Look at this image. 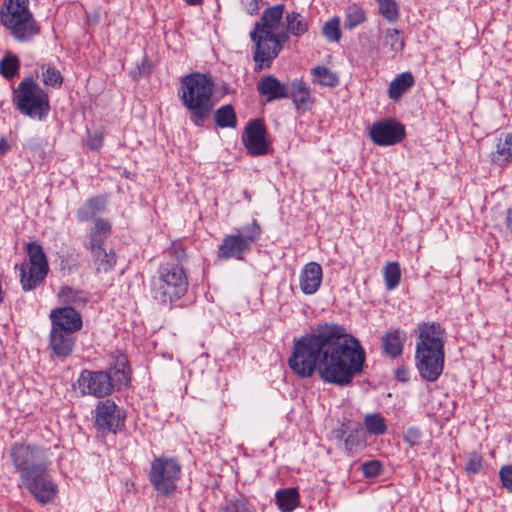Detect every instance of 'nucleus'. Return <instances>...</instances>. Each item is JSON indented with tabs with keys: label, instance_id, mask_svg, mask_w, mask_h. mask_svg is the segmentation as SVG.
<instances>
[{
	"label": "nucleus",
	"instance_id": "nucleus-1",
	"mask_svg": "<svg viewBox=\"0 0 512 512\" xmlns=\"http://www.w3.org/2000/svg\"><path fill=\"white\" fill-rule=\"evenodd\" d=\"M366 355L360 341L335 323H326L294 343L289 366L302 378L318 371L327 383L348 385L362 372Z\"/></svg>",
	"mask_w": 512,
	"mask_h": 512
},
{
	"label": "nucleus",
	"instance_id": "nucleus-2",
	"mask_svg": "<svg viewBox=\"0 0 512 512\" xmlns=\"http://www.w3.org/2000/svg\"><path fill=\"white\" fill-rule=\"evenodd\" d=\"M9 457L21 484L35 499L43 505L53 502L58 489L49 473L47 450L39 445L14 443Z\"/></svg>",
	"mask_w": 512,
	"mask_h": 512
},
{
	"label": "nucleus",
	"instance_id": "nucleus-3",
	"mask_svg": "<svg viewBox=\"0 0 512 512\" xmlns=\"http://www.w3.org/2000/svg\"><path fill=\"white\" fill-rule=\"evenodd\" d=\"M415 364L422 379L434 382L442 374L445 362V330L435 322H422L416 330Z\"/></svg>",
	"mask_w": 512,
	"mask_h": 512
},
{
	"label": "nucleus",
	"instance_id": "nucleus-4",
	"mask_svg": "<svg viewBox=\"0 0 512 512\" xmlns=\"http://www.w3.org/2000/svg\"><path fill=\"white\" fill-rule=\"evenodd\" d=\"M214 90V81L206 74L195 72L181 79L180 100L196 126H201L209 118L214 107Z\"/></svg>",
	"mask_w": 512,
	"mask_h": 512
},
{
	"label": "nucleus",
	"instance_id": "nucleus-5",
	"mask_svg": "<svg viewBox=\"0 0 512 512\" xmlns=\"http://www.w3.org/2000/svg\"><path fill=\"white\" fill-rule=\"evenodd\" d=\"M130 373L127 357L119 354L106 370H83L78 378V385L82 394L103 398L114 390L127 387L131 379Z\"/></svg>",
	"mask_w": 512,
	"mask_h": 512
},
{
	"label": "nucleus",
	"instance_id": "nucleus-6",
	"mask_svg": "<svg viewBox=\"0 0 512 512\" xmlns=\"http://www.w3.org/2000/svg\"><path fill=\"white\" fill-rule=\"evenodd\" d=\"M0 22L19 42L30 41L40 33V27L29 10V0H3Z\"/></svg>",
	"mask_w": 512,
	"mask_h": 512
},
{
	"label": "nucleus",
	"instance_id": "nucleus-7",
	"mask_svg": "<svg viewBox=\"0 0 512 512\" xmlns=\"http://www.w3.org/2000/svg\"><path fill=\"white\" fill-rule=\"evenodd\" d=\"M187 290V275L180 265L170 262L160 265L153 284V296L158 302L173 303L183 297Z\"/></svg>",
	"mask_w": 512,
	"mask_h": 512
},
{
	"label": "nucleus",
	"instance_id": "nucleus-8",
	"mask_svg": "<svg viewBox=\"0 0 512 512\" xmlns=\"http://www.w3.org/2000/svg\"><path fill=\"white\" fill-rule=\"evenodd\" d=\"M14 103L22 114L37 120L45 118L50 110L47 93L32 78L19 83Z\"/></svg>",
	"mask_w": 512,
	"mask_h": 512
},
{
	"label": "nucleus",
	"instance_id": "nucleus-9",
	"mask_svg": "<svg viewBox=\"0 0 512 512\" xmlns=\"http://www.w3.org/2000/svg\"><path fill=\"white\" fill-rule=\"evenodd\" d=\"M111 234V224L108 220L97 218L89 230V241L86 248L91 251L92 260L98 273H107L112 270L116 263L115 253L106 251L102 247Z\"/></svg>",
	"mask_w": 512,
	"mask_h": 512
},
{
	"label": "nucleus",
	"instance_id": "nucleus-10",
	"mask_svg": "<svg viewBox=\"0 0 512 512\" xmlns=\"http://www.w3.org/2000/svg\"><path fill=\"white\" fill-rule=\"evenodd\" d=\"M29 263L19 267L20 282L23 290L30 291L37 287L46 277L49 266L41 245L36 242L27 244Z\"/></svg>",
	"mask_w": 512,
	"mask_h": 512
},
{
	"label": "nucleus",
	"instance_id": "nucleus-11",
	"mask_svg": "<svg viewBox=\"0 0 512 512\" xmlns=\"http://www.w3.org/2000/svg\"><path fill=\"white\" fill-rule=\"evenodd\" d=\"M261 232L260 225L254 220L242 227L240 233L226 236L219 246L218 257L242 259V256L251 250V245L259 239Z\"/></svg>",
	"mask_w": 512,
	"mask_h": 512
},
{
	"label": "nucleus",
	"instance_id": "nucleus-12",
	"mask_svg": "<svg viewBox=\"0 0 512 512\" xmlns=\"http://www.w3.org/2000/svg\"><path fill=\"white\" fill-rule=\"evenodd\" d=\"M180 473L181 466L175 459L158 457L151 463L149 481L159 494L170 495L177 487Z\"/></svg>",
	"mask_w": 512,
	"mask_h": 512
},
{
	"label": "nucleus",
	"instance_id": "nucleus-13",
	"mask_svg": "<svg viewBox=\"0 0 512 512\" xmlns=\"http://www.w3.org/2000/svg\"><path fill=\"white\" fill-rule=\"evenodd\" d=\"M95 427L102 433H116L124 427L125 414L110 399L100 401L95 408Z\"/></svg>",
	"mask_w": 512,
	"mask_h": 512
},
{
	"label": "nucleus",
	"instance_id": "nucleus-14",
	"mask_svg": "<svg viewBox=\"0 0 512 512\" xmlns=\"http://www.w3.org/2000/svg\"><path fill=\"white\" fill-rule=\"evenodd\" d=\"M250 38L255 44L253 55V60L255 61L254 70L259 72L264 67H270L271 62L280 52L277 42H273L270 37H267V33H259L256 30L250 33Z\"/></svg>",
	"mask_w": 512,
	"mask_h": 512
},
{
	"label": "nucleus",
	"instance_id": "nucleus-15",
	"mask_svg": "<svg viewBox=\"0 0 512 512\" xmlns=\"http://www.w3.org/2000/svg\"><path fill=\"white\" fill-rule=\"evenodd\" d=\"M369 136L378 146H391L402 141L405 129L401 123L392 119L378 121L371 126Z\"/></svg>",
	"mask_w": 512,
	"mask_h": 512
},
{
	"label": "nucleus",
	"instance_id": "nucleus-16",
	"mask_svg": "<svg viewBox=\"0 0 512 512\" xmlns=\"http://www.w3.org/2000/svg\"><path fill=\"white\" fill-rule=\"evenodd\" d=\"M265 135L266 128L261 120L257 119L247 124L243 135V142L251 155L260 156L267 154L269 145Z\"/></svg>",
	"mask_w": 512,
	"mask_h": 512
},
{
	"label": "nucleus",
	"instance_id": "nucleus-17",
	"mask_svg": "<svg viewBox=\"0 0 512 512\" xmlns=\"http://www.w3.org/2000/svg\"><path fill=\"white\" fill-rule=\"evenodd\" d=\"M51 328L75 334L83 326L80 313L72 306L55 308L50 312Z\"/></svg>",
	"mask_w": 512,
	"mask_h": 512
},
{
	"label": "nucleus",
	"instance_id": "nucleus-18",
	"mask_svg": "<svg viewBox=\"0 0 512 512\" xmlns=\"http://www.w3.org/2000/svg\"><path fill=\"white\" fill-rule=\"evenodd\" d=\"M76 337L67 331L51 328L49 334V348L54 356L60 359L69 357L74 350Z\"/></svg>",
	"mask_w": 512,
	"mask_h": 512
},
{
	"label": "nucleus",
	"instance_id": "nucleus-19",
	"mask_svg": "<svg viewBox=\"0 0 512 512\" xmlns=\"http://www.w3.org/2000/svg\"><path fill=\"white\" fill-rule=\"evenodd\" d=\"M257 90L260 95L266 97L267 102L286 99L289 96V86L274 75L261 77L257 83Z\"/></svg>",
	"mask_w": 512,
	"mask_h": 512
},
{
	"label": "nucleus",
	"instance_id": "nucleus-20",
	"mask_svg": "<svg viewBox=\"0 0 512 512\" xmlns=\"http://www.w3.org/2000/svg\"><path fill=\"white\" fill-rule=\"evenodd\" d=\"M323 271L317 262L307 263L299 275V285L305 295L315 294L322 283Z\"/></svg>",
	"mask_w": 512,
	"mask_h": 512
},
{
	"label": "nucleus",
	"instance_id": "nucleus-21",
	"mask_svg": "<svg viewBox=\"0 0 512 512\" xmlns=\"http://www.w3.org/2000/svg\"><path fill=\"white\" fill-rule=\"evenodd\" d=\"M298 112L304 113L310 110L314 104V98L306 82L301 78H295L289 86V96Z\"/></svg>",
	"mask_w": 512,
	"mask_h": 512
},
{
	"label": "nucleus",
	"instance_id": "nucleus-22",
	"mask_svg": "<svg viewBox=\"0 0 512 512\" xmlns=\"http://www.w3.org/2000/svg\"><path fill=\"white\" fill-rule=\"evenodd\" d=\"M285 6L277 4L263 11L261 20L255 24V29L259 33H267L278 28L283 17Z\"/></svg>",
	"mask_w": 512,
	"mask_h": 512
},
{
	"label": "nucleus",
	"instance_id": "nucleus-23",
	"mask_svg": "<svg viewBox=\"0 0 512 512\" xmlns=\"http://www.w3.org/2000/svg\"><path fill=\"white\" fill-rule=\"evenodd\" d=\"M107 206V198L98 195L87 199L77 210L76 217L80 222H86L94 219L98 214L105 211Z\"/></svg>",
	"mask_w": 512,
	"mask_h": 512
},
{
	"label": "nucleus",
	"instance_id": "nucleus-24",
	"mask_svg": "<svg viewBox=\"0 0 512 512\" xmlns=\"http://www.w3.org/2000/svg\"><path fill=\"white\" fill-rule=\"evenodd\" d=\"M491 161L498 166L512 162V133H502L491 152Z\"/></svg>",
	"mask_w": 512,
	"mask_h": 512
},
{
	"label": "nucleus",
	"instance_id": "nucleus-25",
	"mask_svg": "<svg viewBox=\"0 0 512 512\" xmlns=\"http://www.w3.org/2000/svg\"><path fill=\"white\" fill-rule=\"evenodd\" d=\"M406 334L400 329L388 331L382 338L384 352L391 358H396L402 354L403 344Z\"/></svg>",
	"mask_w": 512,
	"mask_h": 512
},
{
	"label": "nucleus",
	"instance_id": "nucleus-26",
	"mask_svg": "<svg viewBox=\"0 0 512 512\" xmlns=\"http://www.w3.org/2000/svg\"><path fill=\"white\" fill-rule=\"evenodd\" d=\"M415 84L412 73L402 72L398 74L389 84L388 96L393 101H398Z\"/></svg>",
	"mask_w": 512,
	"mask_h": 512
},
{
	"label": "nucleus",
	"instance_id": "nucleus-27",
	"mask_svg": "<svg viewBox=\"0 0 512 512\" xmlns=\"http://www.w3.org/2000/svg\"><path fill=\"white\" fill-rule=\"evenodd\" d=\"M285 28L291 36L300 38L308 32L309 23L300 13L292 11L285 16Z\"/></svg>",
	"mask_w": 512,
	"mask_h": 512
},
{
	"label": "nucleus",
	"instance_id": "nucleus-28",
	"mask_svg": "<svg viewBox=\"0 0 512 512\" xmlns=\"http://www.w3.org/2000/svg\"><path fill=\"white\" fill-rule=\"evenodd\" d=\"M278 508L282 512H292L299 505V493L296 488H285L276 492Z\"/></svg>",
	"mask_w": 512,
	"mask_h": 512
},
{
	"label": "nucleus",
	"instance_id": "nucleus-29",
	"mask_svg": "<svg viewBox=\"0 0 512 512\" xmlns=\"http://www.w3.org/2000/svg\"><path fill=\"white\" fill-rule=\"evenodd\" d=\"M214 120L220 128H236L237 116L232 105H224L214 113Z\"/></svg>",
	"mask_w": 512,
	"mask_h": 512
},
{
	"label": "nucleus",
	"instance_id": "nucleus-30",
	"mask_svg": "<svg viewBox=\"0 0 512 512\" xmlns=\"http://www.w3.org/2000/svg\"><path fill=\"white\" fill-rule=\"evenodd\" d=\"M367 20L366 12L357 5L348 6L345 11L344 28L353 30Z\"/></svg>",
	"mask_w": 512,
	"mask_h": 512
},
{
	"label": "nucleus",
	"instance_id": "nucleus-31",
	"mask_svg": "<svg viewBox=\"0 0 512 512\" xmlns=\"http://www.w3.org/2000/svg\"><path fill=\"white\" fill-rule=\"evenodd\" d=\"M61 302L68 306L84 305L87 301V294L82 290H77L71 287H62L58 294Z\"/></svg>",
	"mask_w": 512,
	"mask_h": 512
},
{
	"label": "nucleus",
	"instance_id": "nucleus-32",
	"mask_svg": "<svg viewBox=\"0 0 512 512\" xmlns=\"http://www.w3.org/2000/svg\"><path fill=\"white\" fill-rule=\"evenodd\" d=\"M313 81L322 85L334 87L338 84V77L334 72L325 66H316L312 68Z\"/></svg>",
	"mask_w": 512,
	"mask_h": 512
},
{
	"label": "nucleus",
	"instance_id": "nucleus-33",
	"mask_svg": "<svg viewBox=\"0 0 512 512\" xmlns=\"http://www.w3.org/2000/svg\"><path fill=\"white\" fill-rule=\"evenodd\" d=\"M379 14L389 23H396L400 17L399 6L395 0H376Z\"/></svg>",
	"mask_w": 512,
	"mask_h": 512
},
{
	"label": "nucleus",
	"instance_id": "nucleus-34",
	"mask_svg": "<svg viewBox=\"0 0 512 512\" xmlns=\"http://www.w3.org/2000/svg\"><path fill=\"white\" fill-rule=\"evenodd\" d=\"M383 277L387 290H394L400 283L401 270L398 262H389L383 268Z\"/></svg>",
	"mask_w": 512,
	"mask_h": 512
},
{
	"label": "nucleus",
	"instance_id": "nucleus-35",
	"mask_svg": "<svg viewBox=\"0 0 512 512\" xmlns=\"http://www.w3.org/2000/svg\"><path fill=\"white\" fill-rule=\"evenodd\" d=\"M364 426L373 435H383L387 431L386 421L379 413L367 414L364 417Z\"/></svg>",
	"mask_w": 512,
	"mask_h": 512
},
{
	"label": "nucleus",
	"instance_id": "nucleus-36",
	"mask_svg": "<svg viewBox=\"0 0 512 512\" xmlns=\"http://www.w3.org/2000/svg\"><path fill=\"white\" fill-rule=\"evenodd\" d=\"M20 61L15 54L6 53L0 61V74L6 79H11L18 74Z\"/></svg>",
	"mask_w": 512,
	"mask_h": 512
},
{
	"label": "nucleus",
	"instance_id": "nucleus-37",
	"mask_svg": "<svg viewBox=\"0 0 512 512\" xmlns=\"http://www.w3.org/2000/svg\"><path fill=\"white\" fill-rule=\"evenodd\" d=\"M384 45L389 47L393 55L401 52L404 48V40L400 37V32L395 28H388L383 31Z\"/></svg>",
	"mask_w": 512,
	"mask_h": 512
},
{
	"label": "nucleus",
	"instance_id": "nucleus-38",
	"mask_svg": "<svg viewBox=\"0 0 512 512\" xmlns=\"http://www.w3.org/2000/svg\"><path fill=\"white\" fill-rule=\"evenodd\" d=\"M42 80L47 86L60 88L63 84V77L58 69L53 66H42Z\"/></svg>",
	"mask_w": 512,
	"mask_h": 512
},
{
	"label": "nucleus",
	"instance_id": "nucleus-39",
	"mask_svg": "<svg viewBox=\"0 0 512 512\" xmlns=\"http://www.w3.org/2000/svg\"><path fill=\"white\" fill-rule=\"evenodd\" d=\"M322 34L330 42H338L341 38L339 18L333 17L332 19L327 21L322 28Z\"/></svg>",
	"mask_w": 512,
	"mask_h": 512
},
{
	"label": "nucleus",
	"instance_id": "nucleus-40",
	"mask_svg": "<svg viewBox=\"0 0 512 512\" xmlns=\"http://www.w3.org/2000/svg\"><path fill=\"white\" fill-rule=\"evenodd\" d=\"M362 472L366 478H374L382 472V464L378 460H370L361 465Z\"/></svg>",
	"mask_w": 512,
	"mask_h": 512
},
{
	"label": "nucleus",
	"instance_id": "nucleus-41",
	"mask_svg": "<svg viewBox=\"0 0 512 512\" xmlns=\"http://www.w3.org/2000/svg\"><path fill=\"white\" fill-rule=\"evenodd\" d=\"M482 456L476 452L470 453L467 463L465 464V470L469 474H477L482 469Z\"/></svg>",
	"mask_w": 512,
	"mask_h": 512
},
{
	"label": "nucleus",
	"instance_id": "nucleus-42",
	"mask_svg": "<svg viewBox=\"0 0 512 512\" xmlns=\"http://www.w3.org/2000/svg\"><path fill=\"white\" fill-rule=\"evenodd\" d=\"M502 486L512 492V465H504L499 470Z\"/></svg>",
	"mask_w": 512,
	"mask_h": 512
},
{
	"label": "nucleus",
	"instance_id": "nucleus-43",
	"mask_svg": "<svg viewBox=\"0 0 512 512\" xmlns=\"http://www.w3.org/2000/svg\"><path fill=\"white\" fill-rule=\"evenodd\" d=\"M422 436L421 431L416 427H410L408 428L403 436L404 442L409 444L411 447L418 445L420 438Z\"/></svg>",
	"mask_w": 512,
	"mask_h": 512
},
{
	"label": "nucleus",
	"instance_id": "nucleus-44",
	"mask_svg": "<svg viewBox=\"0 0 512 512\" xmlns=\"http://www.w3.org/2000/svg\"><path fill=\"white\" fill-rule=\"evenodd\" d=\"M223 512H253V510L245 501L237 500L229 502Z\"/></svg>",
	"mask_w": 512,
	"mask_h": 512
},
{
	"label": "nucleus",
	"instance_id": "nucleus-45",
	"mask_svg": "<svg viewBox=\"0 0 512 512\" xmlns=\"http://www.w3.org/2000/svg\"><path fill=\"white\" fill-rule=\"evenodd\" d=\"M243 10L250 15L258 14L262 0H240Z\"/></svg>",
	"mask_w": 512,
	"mask_h": 512
},
{
	"label": "nucleus",
	"instance_id": "nucleus-46",
	"mask_svg": "<svg viewBox=\"0 0 512 512\" xmlns=\"http://www.w3.org/2000/svg\"><path fill=\"white\" fill-rule=\"evenodd\" d=\"M103 144V137L102 134L98 131H95L93 133L88 132V139H87V145L92 150H98L102 147Z\"/></svg>",
	"mask_w": 512,
	"mask_h": 512
},
{
	"label": "nucleus",
	"instance_id": "nucleus-47",
	"mask_svg": "<svg viewBox=\"0 0 512 512\" xmlns=\"http://www.w3.org/2000/svg\"><path fill=\"white\" fill-rule=\"evenodd\" d=\"M291 34L288 33L287 29L285 28V31L283 32H280V33H274V31H271V32H267V37H270L272 39V41H276L277 44L279 45V50L281 51L283 45L288 42L289 40V36Z\"/></svg>",
	"mask_w": 512,
	"mask_h": 512
},
{
	"label": "nucleus",
	"instance_id": "nucleus-48",
	"mask_svg": "<svg viewBox=\"0 0 512 512\" xmlns=\"http://www.w3.org/2000/svg\"><path fill=\"white\" fill-rule=\"evenodd\" d=\"M360 446V440L357 435L349 434L345 439V449L349 455H352L354 451Z\"/></svg>",
	"mask_w": 512,
	"mask_h": 512
},
{
	"label": "nucleus",
	"instance_id": "nucleus-49",
	"mask_svg": "<svg viewBox=\"0 0 512 512\" xmlns=\"http://www.w3.org/2000/svg\"><path fill=\"white\" fill-rule=\"evenodd\" d=\"M396 378L400 381H406L409 378V371L405 367H399L395 371Z\"/></svg>",
	"mask_w": 512,
	"mask_h": 512
},
{
	"label": "nucleus",
	"instance_id": "nucleus-50",
	"mask_svg": "<svg viewBox=\"0 0 512 512\" xmlns=\"http://www.w3.org/2000/svg\"><path fill=\"white\" fill-rule=\"evenodd\" d=\"M505 227L507 232L512 236V206L506 212Z\"/></svg>",
	"mask_w": 512,
	"mask_h": 512
},
{
	"label": "nucleus",
	"instance_id": "nucleus-51",
	"mask_svg": "<svg viewBox=\"0 0 512 512\" xmlns=\"http://www.w3.org/2000/svg\"><path fill=\"white\" fill-rule=\"evenodd\" d=\"M171 251L175 253V258L178 261V265H180V263L186 259V253L184 249L173 247Z\"/></svg>",
	"mask_w": 512,
	"mask_h": 512
},
{
	"label": "nucleus",
	"instance_id": "nucleus-52",
	"mask_svg": "<svg viewBox=\"0 0 512 512\" xmlns=\"http://www.w3.org/2000/svg\"><path fill=\"white\" fill-rule=\"evenodd\" d=\"M9 149V145L7 144L4 138L0 139V155H4Z\"/></svg>",
	"mask_w": 512,
	"mask_h": 512
},
{
	"label": "nucleus",
	"instance_id": "nucleus-53",
	"mask_svg": "<svg viewBox=\"0 0 512 512\" xmlns=\"http://www.w3.org/2000/svg\"><path fill=\"white\" fill-rule=\"evenodd\" d=\"M203 0H186L189 5H199Z\"/></svg>",
	"mask_w": 512,
	"mask_h": 512
}]
</instances>
